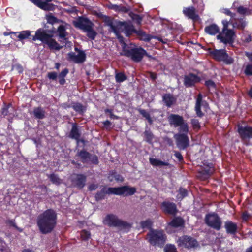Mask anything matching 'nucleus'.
<instances>
[{
	"label": "nucleus",
	"mask_w": 252,
	"mask_h": 252,
	"mask_svg": "<svg viewBox=\"0 0 252 252\" xmlns=\"http://www.w3.org/2000/svg\"><path fill=\"white\" fill-rule=\"evenodd\" d=\"M121 33L115 32L116 37L122 44L123 51L121 54L130 58L134 62H140L144 55L146 54V51L134 44L127 43V40L121 35Z\"/></svg>",
	"instance_id": "1"
},
{
	"label": "nucleus",
	"mask_w": 252,
	"mask_h": 252,
	"mask_svg": "<svg viewBox=\"0 0 252 252\" xmlns=\"http://www.w3.org/2000/svg\"><path fill=\"white\" fill-rule=\"evenodd\" d=\"M57 222V215L52 209H48L41 214L38 218L37 224L43 233L50 232Z\"/></svg>",
	"instance_id": "2"
},
{
	"label": "nucleus",
	"mask_w": 252,
	"mask_h": 252,
	"mask_svg": "<svg viewBox=\"0 0 252 252\" xmlns=\"http://www.w3.org/2000/svg\"><path fill=\"white\" fill-rule=\"evenodd\" d=\"M105 22L113 32H118L119 30H124L125 32H137L133 29L130 22L114 21L109 17L105 19Z\"/></svg>",
	"instance_id": "3"
},
{
	"label": "nucleus",
	"mask_w": 252,
	"mask_h": 252,
	"mask_svg": "<svg viewBox=\"0 0 252 252\" xmlns=\"http://www.w3.org/2000/svg\"><path fill=\"white\" fill-rule=\"evenodd\" d=\"M135 191V188L128 186H123L118 188H108L103 189V192L105 194L124 196L132 195Z\"/></svg>",
	"instance_id": "4"
},
{
	"label": "nucleus",
	"mask_w": 252,
	"mask_h": 252,
	"mask_svg": "<svg viewBox=\"0 0 252 252\" xmlns=\"http://www.w3.org/2000/svg\"><path fill=\"white\" fill-rule=\"evenodd\" d=\"M147 239L152 245H160L165 241V236L161 230H151L147 234Z\"/></svg>",
	"instance_id": "5"
},
{
	"label": "nucleus",
	"mask_w": 252,
	"mask_h": 252,
	"mask_svg": "<svg viewBox=\"0 0 252 252\" xmlns=\"http://www.w3.org/2000/svg\"><path fill=\"white\" fill-rule=\"evenodd\" d=\"M33 40L35 41L39 40L43 43H45L52 49L59 50L60 46L52 38V35H49L46 32H36Z\"/></svg>",
	"instance_id": "6"
},
{
	"label": "nucleus",
	"mask_w": 252,
	"mask_h": 252,
	"mask_svg": "<svg viewBox=\"0 0 252 252\" xmlns=\"http://www.w3.org/2000/svg\"><path fill=\"white\" fill-rule=\"evenodd\" d=\"M205 222L208 226L217 230H219L222 225L220 218L215 213L207 214L205 218Z\"/></svg>",
	"instance_id": "7"
},
{
	"label": "nucleus",
	"mask_w": 252,
	"mask_h": 252,
	"mask_svg": "<svg viewBox=\"0 0 252 252\" xmlns=\"http://www.w3.org/2000/svg\"><path fill=\"white\" fill-rule=\"evenodd\" d=\"M73 25L75 27L86 32H92V23L88 19L80 17L73 21Z\"/></svg>",
	"instance_id": "8"
},
{
	"label": "nucleus",
	"mask_w": 252,
	"mask_h": 252,
	"mask_svg": "<svg viewBox=\"0 0 252 252\" xmlns=\"http://www.w3.org/2000/svg\"><path fill=\"white\" fill-rule=\"evenodd\" d=\"M178 245L187 248L195 247L197 246V241L193 238L185 236L180 237L177 240Z\"/></svg>",
	"instance_id": "9"
},
{
	"label": "nucleus",
	"mask_w": 252,
	"mask_h": 252,
	"mask_svg": "<svg viewBox=\"0 0 252 252\" xmlns=\"http://www.w3.org/2000/svg\"><path fill=\"white\" fill-rule=\"evenodd\" d=\"M103 223L109 226H121L125 225V222L114 215L109 214L103 220Z\"/></svg>",
	"instance_id": "10"
},
{
	"label": "nucleus",
	"mask_w": 252,
	"mask_h": 252,
	"mask_svg": "<svg viewBox=\"0 0 252 252\" xmlns=\"http://www.w3.org/2000/svg\"><path fill=\"white\" fill-rule=\"evenodd\" d=\"M75 50L77 52V54L73 52L68 53V57L69 60L78 63L84 62L86 59V55L84 52L79 50L77 48H75Z\"/></svg>",
	"instance_id": "11"
},
{
	"label": "nucleus",
	"mask_w": 252,
	"mask_h": 252,
	"mask_svg": "<svg viewBox=\"0 0 252 252\" xmlns=\"http://www.w3.org/2000/svg\"><path fill=\"white\" fill-rule=\"evenodd\" d=\"M174 137L177 141L178 147L181 149H184L189 144V140L187 134L178 133L175 135Z\"/></svg>",
	"instance_id": "12"
},
{
	"label": "nucleus",
	"mask_w": 252,
	"mask_h": 252,
	"mask_svg": "<svg viewBox=\"0 0 252 252\" xmlns=\"http://www.w3.org/2000/svg\"><path fill=\"white\" fill-rule=\"evenodd\" d=\"M183 12L185 15L194 22L198 21L200 20L199 15L197 14L195 8L193 7L184 8Z\"/></svg>",
	"instance_id": "13"
},
{
	"label": "nucleus",
	"mask_w": 252,
	"mask_h": 252,
	"mask_svg": "<svg viewBox=\"0 0 252 252\" xmlns=\"http://www.w3.org/2000/svg\"><path fill=\"white\" fill-rule=\"evenodd\" d=\"M78 155L80 157L83 162L91 161L94 163H97V158L96 156L90 155L89 153L85 151H81L78 153Z\"/></svg>",
	"instance_id": "14"
},
{
	"label": "nucleus",
	"mask_w": 252,
	"mask_h": 252,
	"mask_svg": "<svg viewBox=\"0 0 252 252\" xmlns=\"http://www.w3.org/2000/svg\"><path fill=\"white\" fill-rule=\"evenodd\" d=\"M217 35L218 39L224 43H231L235 37V32H219Z\"/></svg>",
	"instance_id": "15"
},
{
	"label": "nucleus",
	"mask_w": 252,
	"mask_h": 252,
	"mask_svg": "<svg viewBox=\"0 0 252 252\" xmlns=\"http://www.w3.org/2000/svg\"><path fill=\"white\" fill-rule=\"evenodd\" d=\"M72 182L73 186L82 189L85 186L86 177L82 174L74 175L72 177Z\"/></svg>",
	"instance_id": "16"
},
{
	"label": "nucleus",
	"mask_w": 252,
	"mask_h": 252,
	"mask_svg": "<svg viewBox=\"0 0 252 252\" xmlns=\"http://www.w3.org/2000/svg\"><path fill=\"white\" fill-rule=\"evenodd\" d=\"M200 81L199 78L196 75L189 74L184 77V84L187 87H191Z\"/></svg>",
	"instance_id": "17"
},
{
	"label": "nucleus",
	"mask_w": 252,
	"mask_h": 252,
	"mask_svg": "<svg viewBox=\"0 0 252 252\" xmlns=\"http://www.w3.org/2000/svg\"><path fill=\"white\" fill-rule=\"evenodd\" d=\"M202 96L201 94H199L198 95L196 105H195V111L196 114L199 117L203 116V113L200 111L201 106H202L204 109H206L208 108V104L206 101H203L202 100Z\"/></svg>",
	"instance_id": "18"
},
{
	"label": "nucleus",
	"mask_w": 252,
	"mask_h": 252,
	"mask_svg": "<svg viewBox=\"0 0 252 252\" xmlns=\"http://www.w3.org/2000/svg\"><path fill=\"white\" fill-rule=\"evenodd\" d=\"M168 120L169 124L175 127H178L185 121L182 116L176 114L169 115Z\"/></svg>",
	"instance_id": "19"
},
{
	"label": "nucleus",
	"mask_w": 252,
	"mask_h": 252,
	"mask_svg": "<svg viewBox=\"0 0 252 252\" xmlns=\"http://www.w3.org/2000/svg\"><path fill=\"white\" fill-rule=\"evenodd\" d=\"M238 132L243 139L252 137V127L249 126H240L238 128Z\"/></svg>",
	"instance_id": "20"
},
{
	"label": "nucleus",
	"mask_w": 252,
	"mask_h": 252,
	"mask_svg": "<svg viewBox=\"0 0 252 252\" xmlns=\"http://www.w3.org/2000/svg\"><path fill=\"white\" fill-rule=\"evenodd\" d=\"M210 54L215 59L218 61H222V60H225L227 58V54L223 49L214 50L210 52Z\"/></svg>",
	"instance_id": "21"
},
{
	"label": "nucleus",
	"mask_w": 252,
	"mask_h": 252,
	"mask_svg": "<svg viewBox=\"0 0 252 252\" xmlns=\"http://www.w3.org/2000/svg\"><path fill=\"white\" fill-rule=\"evenodd\" d=\"M162 207L164 211L167 213L173 215L177 212L176 206L174 203L165 202L162 203Z\"/></svg>",
	"instance_id": "22"
},
{
	"label": "nucleus",
	"mask_w": 252,
	"mask_h": 252,
	"mask_svg": "<svg viewBox=\"0 0 252 252\" xmlns=\"http://www.w3.org/2000/svg\"><path fill=\"white\" fill-rule=\"evenodd\" d=\"M30 32H4V35L5 36L10 35L12 38L17 37L19 40H22L28 38L30 36Z\"/></svg>",
	"instance_id": "23"
},
{
	"label": "nucleus",
	"mask_w": 252,
	"mask_h": 252,
	"mask_svg": "<svg viewBox=\"0 0 252 252\" xmlns=\"http://www.w3.org/2000/svg\"><path fill=\"white\" fill-rule=\"evenodd\" d=\"M224 227L226 232L230 234H235L237 231V225L236 223L231 221H227L225 222Z\"/></svg>",
	"instance_id": "24"
},
{
	"label": "nucleus",
	"mask_w": 252,
	"mask_h": 252,
	"mask_svg": "<svg viewBox=\"0 0 252 252\" xmlns=\"http://www.w3.org/2000/svg\"><path fill=\"white\" fill-rule=\"evenodd\" d=\"M149 161L150 163L154 166H167L169 164L167 162L162 161L158 159L154 158H150L149 159Z\"/></svg>",
	"instance_id": "25"
},
{
	"label": "nucleus",
	"mask_w": 252,
	"mask_h": 252,
	"mask_svg": "<svg viewBox=\"0 0 252 252\" xmlns=\"http://www.w3.org/2000/svg\"><path fill=\"white\" fill-rule=\"evenodd\" d=\"M34 117L39 119H42L45 117V111L41 107H37L34 109L33 111Z\"/></svg>",
	"instance_id": "26"
},
{
	"label": "nucleus",
	"mask_w": 252,
	"mask_h": 252,
	"mask_svg": "<svg viewBox=\"0 0 252 252\" xmlns=\"http://www.w3.org/2000/svg\"><path fill=\"white\" fill-rule=\"evenodd\" d=\"M138 38L144 41H149L152 38H157L156 37L151 36L149 34H147L146 32H136ZM158 40H160L159 38H157Z\"/></svg>",
	"instance_id": "27"
},
{
	"label": "nucleus",
	"mask_w": 252,
	"mask_h": 252,
	"mask_svg": "<svg viewBox=\"0 0 252 252\" xmlns=\"http://www.w3.org/2000/svg\"><path fill=\"white\" fill-rule=\"evenodd\" d=\"M163 99L166 105L168 107H170L175 101V98L170 94H165L163 96Z\"/></svg>",
	"instance_id": "28"
},
{
	"label": "nucleus",
	"mask_w": 252,
	"mask_h": 252,
	"mask_svg": "<svg viewBox=\"0 0 252 252\" xmlns=\"http://www.w3.org/2000/svg\"><path fill=\"white\" fill-rule=\"evenodd\" d=\"M178 127H179V133L188 134L189 132V126L185 121L182 123Z\"/></svg>",
	"instance_id": "29"
},
{
	"label": "nucleus",
	"mask_w": 252,
	"mask_h": 252,
	"mask_svg": "<svg viewBox=\"0 0 252 252\" xmlns=\"http://www.w3.org/2000/svg\"><path fill=\"white\" fill-rule=\"evenodd\" d=\"M183 224V220L181 218H176L169 223L168 227L170 226L177 227L182 226Z\"/></svg>",
	"instance_id": "30"
},
{
	"label": "nucleus",
	"mask_w": 252,
	"mask_h": 252,
	"mask_svg": "<svg viewBox=\"0 0 252 252\" xmlns=\"http://www.w3.org/2000/svg\"><path fill=\"white\" fill-rule=\"evenodd\" d=\"M68 73L67 69L65 68L63 70L59 75V83L61 85H63L65 83L64 77L66 76L67 74Z\"/></svg>",
	"instance_id": "31"
},
{
	"label": "nucleus",
	"mask_w": 252,
	"mask_h": 252,
	"mask_svg": "<svg viewBox=\"0 0 252 252\" xmlns=\"http://www.w3.org/2000/svg\"><path fill=\"white\" fill-rule=\"evenodd\" d=\"M70 135L72 138L74 139H78L79 137L78 130L76 126L74 125L72 126V129L71 130Z\"/></svg>",
	"instance_id": "32"
},
{
	"label": "nucleus",
	"mask_w": 252,
	"mask_h": 252,
	"mask_svg": "<svg viewBox=\"0 0 252 252\" xmlns=\"http://www.w3.org/2000/svg\"><path fill=\"white\" fill-rule=\"evenodd\" d=\"M129 16L136 24H140L142 21V17L139 15L135 14L133 13H130Z\"/></svg>",
	"instance_id": "33"
},
{
	"label": "nucleus",
	"mask_w": 252,
	"mask_h": 252,
	"mask_svg": "<svg viewBox=\"0 0 252 252\" xmlns=\"http://www.w3.org/2000/svg\"><path fill=\"white\" fill-rule=\"evenodd\" d=\"M108 178L110 181H112L114 179L119 182H122L123 181V178L116 173H111Z\"/></svg>",
	"instance_id": "34"
},
{
	"label": "nucleus",
	"mask_w": 252,
	"mask_h": 252,
	"mask_svg": "<svg viewBox=\"0 0 252 252\" xmlns=\"http://www.w3.org/2000/svg\"><path fill=\"white\" fill-rule=\"evenodd\" d=\"M187 195V190L183 188H180L179 190V193L177 195V198L178 200H181Z\"/></svg>",
	"instance_id": "35"
},
{
	"label": "nucleus",
	"mask_w": 252,
	"mask_h": 252,
	"mask_svg": "<svg viewBox=\"0 0 252 252\" xmlns=\"http://www.w3.org/2000/svg\"><path fill=\"white\" fill-rule=\"evenodd\" d=\"M141 226L143 228H150L153 224V221L150 219H148L146 220L141 222Z\"/></svg>",
	"instance_id": "36"
},
{
	"label": "nucleus",
	"mask_w": 252,
	"mask_h": 252,
	"mask_svg": "<svg viewBox=\"0 0 252 252\" xmlns=\"http://www.w3.org/2000/svg\"><path fill=\"white\" fill-rule=\"evenodd\" d=\"M205 32H219L218 26L215 24H213L209 26H207L205 29Z\"/></svg>",
	"instance_id": "37"
},
{
	"label": "nucleus",
	"mask_w": 252,
	"mask_h": 252,
	"mask_svg": "<svg viewBox=\"0 0 252 252\" xmlns=\"http://www.w3.org/2000/svg\"><path fill=\"white\" fill-rule=\"evenodd\" d=\"M80 236L82 239L84 241H87L91 237V234L89 232L83 230L80 233Z\"/></svg>",
	"instance_id": "38"
},
{
	"label": "nucleus",
	"mask_w": 252,
	"mask_h": 252,
	"mask_svg": "<svg viewBox=\"0 0 252 252\" xmlns=\"http://www.w3.org/2000/svg\"><path fill=\"white\" fill-rule=\"evenodd\" d=\"M237 11L239 13L243 15H248L251 13L250 10L243 6H239L237 8Z\"/></svg>",
	"instance_id": "39"
},
{
	"label": "nucleus",
	"mask_w": 252,
	"mask_h": 252,
	"mask_svg": "<svg viewBox=\"0 0 252 252\" xmlns=\"http://www.w3.org/2000/svg\"><path fill=\"white\" fill-rule=\"evenodd\" d=\"M115 78L116 81L120 83L125 81L126 78V76L122 73H117Z\"/></svg>",
	"instance_id": "40"
},
{
	"label": "nucleus",
	"mask_w": 252,
	"mask_h": 252,
	"mask_svg": "<svg viewBox=\"0 0 252 252\" xmlns=\"http://www.w3.org/2000/svg\"><path fill=\"white\" fill-rule=\"evenodd\" d=\"M139 111V113L148 121L149 123H152V121L150 118L149 114L147 112L142 109H140Z\"/></svg>",
	"instance_id": "41"
},
{
	"label": "nucleus",
	"mask_w": 252,
	"mask_h": 252,
	"mask_svg": "<svg viewBox=\"0 0 252 252\" xmlns=\"http://www.w3.org/2000/svg\"><path fill=\"white\" fill-rule=\"evenodd\" d=\"M50 179L54 184H59L61 183V180L56 175L51 174L50 176Z\"/></svg>",
	"instance_id": "42"
},
{
	"label": "nucleus",
	"mask_w": 252,
	"mask_h": 252,
	"mask_svg": "<svg viewBox=\"0 0 252 252\" xmlns=\"http://www.w3.org/2000/svg\"><path fill=\"white\" fill-rule=\"evenodd\" d=\"M241 23H238V22H236L233 24L232 26L233 28H235L237 29L242 30L245 27L246 25V23L244 22L239 21Z\"/></svg>",
	"instance_id": "43"
},
{
	"label": "nucleus",
	"mask_w": 252,
	"mask_h": 252,
	"mask_svg": "<svg viewBox=\"0 0 252 252\" xmlns=\"http://www.w3.org/2000/svg\"><path fill=\"white\" fill-rule=\"evenodd\" d=\"M165 252H177L176 249L174 245H167L164 248Z\"/></svg>",
	"instance_id": "44"
},
{
	"label": "nucleus",
	"mask_w": 252,
	"mask_h": 252,
	"mask_svg": "<svg viewBox=\"0 0 252 252\" xmlns=\"http://www.w3.org/2000/svg\"><path fill=\"white\" fill-rule=\"evenodd\" d=\"M222 23L223 24V29L222 32H233V30L232 29H228L229 22H228L227 20H223Z\"/></svg>",
	"instance_id": "45"
},
{
	"label": "nucleus",
	"mask_w": 252,
	"mask_h": 252,
	"mask_svg": "<svg viewBox=\"0 0 252 252\" xmlns=\"http://www.w3.org/2000/svg\"><path fill=\"white\" fill-rule=\"evenodd\" d=\"M244 72L247 75H252V64H248L246 65Z\"/></svg>",
	"instance_id": "46"
},
{
	"label": "nucleus",
	"mask_w": 252,
	"mask_h": 252,
	"mask_svg": "<svg viewBox=\"0 0 252 252\" xmlns=\"http://www.w3.org/2000/svg\"><path fill=\"white\" fill-rule=\"evenodd\" d=\"M68 27H69V25L66 24H61L58 26L57 32H65L68 29Z\"/></svg>",
	"instance_id": "47"
},
{
	"label": "nucleus",
	"mask_w": 252,
	"mask_h": 252,
	"mask_svg": "<svg viewBox=\"0 0 252 252\" xmlns=\"http://www.w3.org/2000/svg\"><path fill=\"white\" fill-rule=\"evenodd\" d=\"M46 20L47 22L50 24H53L57 21V18L51 15H46Z\"/></svg>",
	"instance_id": "48"
},
{
	"label": "nucleus",
	"mask_w": 252,
	"mask_h": 252,
	"mask_svg": "<svg viewBox=\"0 0 252 252\" xmlns=\"http://www.w3.org/2000/svg\"><path fill=\"white\" fill-rule=\"evenodd\" d=\"M144 135L148 142H150L153 139V136L150 131H145L144 133Z\"/></svg>",
	"instance_id": "49"
},
{
	"label": "nucleus",
	"mask_w": 252,
	"mask_h": 252,
	"mask_svg": "<svg viewBox=\"0 0 252 252\" xmlns=\"http://www.w3.org/2000/svg\"><path fill=\"white\" fill-rule=\"evenodd\" d=\"M168 29L170 30H180L181 28L180 26H178L177 24L171 23L169 26Z\"/></svg>",
	"instance_id": "50"
},
{
	"label": "nucleus",
	"mask_w": 252,
	"mask_h": 252,
	"mask_svg": "<svg viewBox=\"0 0 252 252\" xmlns=\"http://www.w3.org/2000/svg\"><path fill=\"white\" fill-rule=\"evenodd\" d=\"M191 124L194 129H198L200 127L199 123L196 119H192L191 120Z\"/></svg>",
	"instance_id": "51"
},
{
	"label": "nucleus",
	"mask_w": 252,
	"mask_h": 252,
	"mask_svg": "<svg viewBox=\"0 0 252 252\" xmlns=\"http://www.w3.org/2000/svg\"><path fill=\"white\" fill-rule=\"evenodd\" d=\"M73 108L77 112L83 111V106L80 103H76L73 105Z\"/></svg>",
	"instance_id": "52"
},
{
	"label": "nucleus",
	"mask_w": 252,
	"mask_h": 252,
	"mask_svg": "<svg viewBox=\"0 0 252 252\" xmlns=\"http://www.w3.org/2000/svg\"><path fill=\"white\" fill-rule=\"evenodd\" d=\"M48 77L50 79L56 80L57 77V74L54 72H49L48 74Z\"/></svg>",
	"instance_id": "53"
},
{
	"label": "nucleus",
	"mask_w": 252,
	"mask_h": 252,
	"mask_svg": "<svg viewBox=\"0 0 252 252\" xmlns=\"http://www.w3.org/2000/svg\"><path fill=\"white\" fill-rule=\"evenodd\" d=\"M205 85L209 88H214L215 84L211 80H207L205 82Z\"/></svg>",
	"instance_id": "54"
},
{
	"label": "nucleus",
	"mask_w": 252,
	"mask_h": 252,
	"mask_svg": "<svg viewBox=\"0 0 252 252\" xmlns=\"http://www.w3.org/2000/svg\"><path fill=\"white\" fill-rule=\"evenodd\" d=\"M222 61L228 64H231L233 62V59L230 57H229L227 54L226 59L225 60H222Z\"/></svg>",
	"instance_id": "55"
},
{
	"label": "nucleus",
	"mask_w": 252,
	"mask_h": 252,
	"mask_svg": "<svg viewBox=\"0 0 252 252\" xmlns=\"http://www.w3.org/2000/svg\"><path fill=\"white\" fill-rule=\"evenodd\" d=\"M174 155L180 161L183 160V157L180 153L178 152H175Z\"/></svg>",
	"instance_id": "56"
},
{
	"label": "nucleus",
	"mask_w": 252,
	"mask_h": 252,
	"mask_svg": "<svg viewBox=\"0 0 252 252\" xmlns=\"http://www.w3.org/2000/svg\"><path fill=\"white\" fill-rule=\"evenodd\" d=\"M96 32H87L88 37L92 40L94 39Z\"/></svg>",
	"instance_id": "57"
},
{
	"label": "nucleus",
	"mask_w": 252,
	"mask_h": 252,
	"mask_svg": "<svg viewBox=\"0 0 252 252\" xmlns=\"http://www.w3.org/2000/svg\"><path fill=\"white\" fill-rule=\"evenodd\" d=\"M224 13L227 15L231 16V17H234L235 15V14L232 13L229 10L225 9L224 10Z\"/></svg>",
	"instance_id": "58"
},
{
	"label": "nucleus",
	"mask_w": 252,
	"mask_h": 252,
	"mask_svg": "<svg viewBox=\"0 0 252 252\" xmlns=\"http://www.w3.org/2000/svg\"><path fill=\"white\" fill-rule=\"evenodd\" d=\"M148 76L151 78L152 80H155L156 78V74L153 72H149Z\"/></svg>",
	"instance_id": "59"
},
{
	"label": "nucleus",
	"mask_w": 252,
	"mask_h": 252,
	"mask_svg": "<svg viewBox=\"0 0 252 252\" xmlns=\"http://www.w3.org/2000/svg\"><path fill=\"white\" fill-rule=\"evenodd\" d=\"M204 173L207 174L209 175L212 172V170L211 169V167H207L204 171Z\"/></svg>",
	"instance_id": "60"
},
{
	"label": "nucleus",
	"mask_w": 252,
	"mask_h": 252,
	"mask_svg": "<svg viewBox=\"0 0 252 252\" xmlns=\"http://www.w3.org/2000/svg\"><path fill=\"white\" fill-rule=\"evenodd\" d=\"M249 216H250L247 212H244L243 213L242 218L245 220H247L249 219Z\"/></svg>",
	"instance_id": "61"
},
{
	"label": "nucleus",
	"mask_w": 252,
	"mask_h": 252,
	"mask_svg": "<svg viewBox=\"0 0 252 252\" xmlns=\"http://www.w3.org/2000/svg\"><path fill=\"white\" fill-rule=\"evenodd\" d=\"M9 107H4L2 110V114L3 116H6L8 114V108Z\"/></svg>",
	"instance_id": "62"
},
{
	"label": "nucleus",
	"mask_w": 252,
	"mask_h": 252,
	"mask_svg": "<svg viewBox=\"0 0 252 252\" xmlns=\"http://www.w3.org/2000/svg\"><path fill=\"white\" fill-rule=\"evenodd\" d=\"M245 55L249 59V61L251 62H252V52L249 53V52H245Z\"/></svg>",
	"instance_id": "63"
},
{
	"label": "nucleus",
	"mask_w": 252,
	"mask_h": 252,
	"mask_svg": "<svg viewBox=\"0 0 252 252\" xmlns=\"http://www.w3.org/2000/svg\"><path fill=\"white\" fill-rule=\"evenodd\" d=\"M104 126L108 128L111 125V123L108 120H106L105 122H103Z\"/></svg>",
	"instance_id": "64"
}]
</instances>
